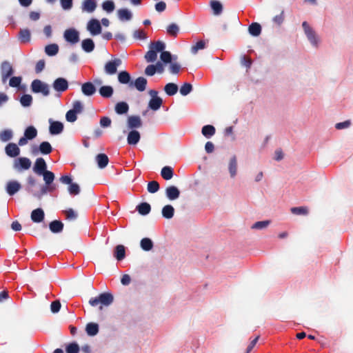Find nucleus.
Masks as SVG:
<instances>
[{"label":"nucleus","mask_w":353,"mask_h":353,"mask_svg":"<svg viewBox=\"0 0 353 353\" xmlns=\"http://www.w3.org/2000/svg\"><path fill=\"white\" fill-rule=\"evenodd\" d=\"M114 301L113 295L109 292H103L98 296L92 297L89 300V304L92 307H99L102 310L104 307H108Z\"/></svg>","instance_id":"obj_1"},{"label":"nucleus","mask_w":353,"mask_h":353,"mask_svg":"<svg viewBox=\"0 0 353 353\" xmlns=\"http://www.w3.org/2000/svg\"><path fill=\"white\" fill-rule=\"evenodd\" d=\"M31 90L33 92L41 93L43 96H48L50 94L49 85L39 79L32 81L31 83Z\"/></svg>","instance_id":"obj_2"},{"label":"nucleus","mask_w":353,"mask_h":353,"mask_svg":"<svg viewBox=\"0 0 353 353\" xmlns=\"http://www.w3.org/2000/svg\"><path fill=\"white\" fill-rule=\"evenodd\" d=\"M302 27L307 39L310 41L311 44L315 47H317L319 40L314 30L309 26L307 21L303 22Z\"/></svg>","instance_id":"obj_3"},{"label":"nucleus","mask_w":353,"mask_h":353,"mask_svg":"<svg viewBox=\"0 0 353 353\" xmlns=\"http://www.w3.org/2000/svg\"><path fill=\"white\" fill-rule=\"evenodd\" d=\"M149 94L151 96V99L148 103V108L154 111L159 110L163 104V100L157 96L158 92L154 90H150Z\"/></svg>","instance_id":"obj_4"},{"label":"nucleus","mask_w":353,"mask_h":353,"mask_svg":"<svg viewBox=\"0 0 353 353\" xmlns=\"http://www.w3.org/2000/svg\"><path fill=\"white\" fill-rule=\"evenodd\" d=\"M31 161L27 157H19L14 161L13 168L21 172L22 170H27L31 167Z\"/></svg>","instance_id":"obj_5"},{"label":"nucleus","mask_w":353,"mask_h":353,"mask_svg":"<svg viewBox=\"0 0 353 353\" xmlns=\"http://www.w3.org/2000/svg\"><path fill=\"white\" fill-rule=\"evenodd\" d=\"M122 63V61L119 58H115L108 61L104 66L105 72L107 74L112 75L117 73V68Z\"/></svg>","instance_id":"obj_6"},{"label":"nucleus","mask_w":353,"mask_h":353,"mask_svg":"<svg viewBox=\"0 0 353 353\" xmlns=\"http://www.w3.org/2000/svg\"><path fill=\"white\" fill-rule=\"evenodd\" d=\"M1 75L3 83H6L8 79L13 74L14 70L12 65L8 61H4L1 63Z\"/></svg>","instance_id":"obj_7"},{"label":"nucleus","mask_w":353,"mask_h":353,"mask_svg":"<svg viewBox=\"0 0 353 353\" xmlns=\"http://www.w3.org/2000/svg\"><path fill=\"white\" fill-rule=\"evenodd\" d=\"M64 39L69 43L74 44L79 41V34L74 28H69L65 30L63 34Z\"/></svg>","instance_id":"obj_8"},{"label":"nucleus","mask_w":353,"mask_h":353,"mask_svg":"<svg viewBox=\"0 0 353 353\" xmlns=\"http://www.w3.org/2000/svg\"><path fill=\"white\" fill-rule=\"evenodd\" d=\"M47 164L45 160L41 158H37L35 161L33 171L38 175H41L43 172L47 171Z\"/></svg>","instance_id":"obj_9"},{"label":"nucleus","mask_w":353,"mask_h":353,"mask_svg":"<svg viewBox=\"0 0 353 353\" xmlns=\"http://www.w3.org/2000/svg\"><path fill=\"white\" fill-rule=\"evenodd\" d=\"M147 83L148 81L145 78L139 77L136 79L134 81L131 82L130 85H129V87H134L138 91L143 92L146 89Z\"/></svg>","instance_id":"obj_10"},{"label":"nucleus","mask_w":353,"mask_h":353,"mask_svg":"<svg viewBox=\"0 0 353 353\" xmlns=\"http://www.w3.org/2000/svg\"><path fill=\"white\" fill-rule=\"evenodd\" d=\"M53 88L57 92H64L68 88V81L64 78H57L53 83Z\"/></svg>","instance_id":"obj_11"},{"label":"nucleus","mask_w":353,"mask_h":353,"mask_svg":"<svg viewBox=\"0 0 353 353\" xmlns=\"http://www.w3.org/2000/svg\"><path fill=\"white\" fill-rule=\"evenodd\" d=\"M50 127L49 131L50 133L52 135L59 134L61 133L63 130V125L60 121H54L52 119L49 120Z\"/></svg>","instance_id":"obj_12"},{"label":"nucleus","mask_w":353,"mask_h":353,"mask_svg":"<svg viewBox=\"0 0 353 353\" xmlns=\"http://www.w3.org/2000/svg\"><path fill=\"white\" fill-rule=\"evenodd\" d=\"M88 29L92 35H97L101 33V26L99 21L97 19H91L88 24Z\"/></svg>","instance_id":"obj_13"},{"label":"nucleus","mask_w":353,"mask_h":353,"mask_svg":"<svg viewBox=\"0 0 353 353\" xmlns=\"http://www.w3.org/2000/svg\"><path fill=\"white\" fill-rule=\"evenodd\" d=\"M6 154L10 157H16L20 154V149L16 143H10L5 148Z\"/></svg>","instance_id":"obj_14"},{"label":"nucleus","mask_w":353,"mask_h":353,"mask_svg":"<svg viewBox=\"0 0 353 353\" xmlns=\"http://www.w3.org/2000/svg\"><path fill=\"white\" fill-rule=\"evenodd\" d=\"M21 188V184L18 181H10L7 183L6 190L9 195L12 196L16 194Z\"/></svg>","instance_id":"obj_15"},{"label":"nucleus","mask_w":353,"mask_h":353,"mask_svg":"<svg viewBox=\"0 0 353 353\" xmlns=\"http://www.w3.org/2000/svg\"><path fill=\"white\" fill-rule=\"evenodd\" d=\"M52 151V148L50 143L48 141H43L40 143L39 148H35L33 150V153L37 154L38 152L42 154H49Z\"/></svg>","instance_id":"obj_16"},{"label":"nucleus","mask_w":353,"mask_h":353,"mask_svg":"<svg viewBox=\"0 0 353 353\" xmlns=\"http://www.w3.org/2000/svg\"><path fill=\"white\" fill-rule=\"evenodd\" d=\"M165 194L168 199L175 200L179 198L180 191L174 185H170L165 189Z\"/></svg>","instance_id":"obj_17"},{"label":"nucleus","mask_w":353,"mask_h":353,"mask_svg":"<svg viewBox=\"0 0 353 353\" xmlns=\"http://www.w3.org/2000/svg\"><path fill=\"white\" fill-rule=\"evenodd\" d=\"M31 219L34 223H41L43 221L45 214L41 208H37L31 212Z\"/></svg>","instance_id":"obj_18"},{"label":"nucleus","mask_w":353,"mask_h":353,"mask_svg":"<svg viewBox=\"0 0 353 353\" xmlns=\"http://www.w3.org/2000/svg\"><path fill=\"white\" fill-rule=\"evenodd\" d=\"M142 121L139 116H130L128 118V126L130 129L141 127Z\"/></svg>","instance_id":"obj_19"},{"label":"nucleus","mask_w":353,"mask_h":353,"mask_svg":"<svg viewBox=\"0 0 353 353\" xmlns=\"http://www.w3.org/2000/svg\"><path fill=\"white\" fill-rule=\"evenodd\" d=\"M96 8L97 2L94 0H84L81 6L83 11L90 13L94 12Z\"/></svg>","instance_id":"obj_20"},{"label":"nucleus","mask_w":353,"mask_h":353,"mask_svg":"<svg viewBox=\"0 0 353 353\" xmlns=\"http://www.w3.org/2000/svg\"><path fill=\"white\" fill-rule=\"evenodd\" d=\"M81 90L85 96H92L96 92V88L91 82H86L81 86Z\"/></svg>","instance_id":"obj_21"},{"label":"nucleus","mask_w":353,"mask_h":353,"mask_svg":"<svg viewBox=\"0 0 353 353\" xmlns=\"http://www.w3.org/2000/svg\"><path fill=\"white\" fill-rule=\"evenodd\" d=\"M140 134L137 130H132L128 133L127 141L129 145H136L140 140Z\"/></svg>","instance_id":"obj_22"},{"label":"nucleus","mask_w":353,"mask_h":353,"mask_svg":"<svg viewBox=\"0 0 353 353\" xmlns=\"http://www.w3.org/2000/svg\"><path fill=\"white\" fill-rule=\"evenodd\" d=\"M210 6L214 15H219L222 13L223 7L220 1L217 0H211L210 2Z\"/></svg>","instance_id":"obj_23"},{"label":"nucleus","mask_w":353,"mask_h":353,"mask_svg":"<svg viewBox=\"0 0 353 353\" xmlns=\"http://www.w3.org/2000/svg\"><path fill=\"white\" fill-rule=\"evenodd\" d=\"M118 81L121 84H128V85L132 82L130 73L125 70L118 74Z\"/></svg>","instance_id":"obj_24"},{"label":"nucleus","mask_w":353,"mask_h":353,"mask_svg":"<svg viewBox=\"0 0 353 353\" xmlns=\"http://www.w3.org/2000/svg\"><path fill=\"white\" fill-rule=\"evenodd\" d=\"M96 161L99 168H105L109 162L108 157L103 153L99 154L96 156Z\"/></svg>","instance_id":"obj_25"},{"label":"nucleus","mask_w":353,"mask_h":353,"mask_svg":"<svg viewBox=\"0 0 353 353\" xmlns=\"http://www.w3.org/2000/svg\"><path fill=\"white\" fill-rule=\"evenodd\" d=\"M114 110L118 114H126L129 110V105L126 102H118L114 107Z\"/></svg>","instance_id":"obj_26"},{"label":"nucleus","mask_w":353,"mask_h":353,"mask_svg":"<svg viewBox=\"0 0 353 353\" xmlns=\"http://www.w3.org/2000/svg\"><path fill=\"white\" fill-rule=\"evenodd\" d=\"M49 228L53 233L61 232L63 229V223L57 220L52 221L49 224Z\"/></svg>","instance_id":"obj_27"},{"label":"nucleus","mask_w":353,"mask_h":353,"mask_svg":"<svg viewBox=\"0 0 353 353\" xmlns=\"http://www.w3.org/2000/svg\"><path fill=\"white\" fill-rule=\"evenodd\" d=\"M228 170L231 177H234L237 172V160L235 155H234L230 160Z\"/></svg>","instance_id":"obj_28"},{"label":"nucleus","mask_w":353,"mask_h":353,"mask_svg":"<svg viewBox=\"0 0 353 353\" xmlns=\"http://www.w3.org/2000/svg\"><path fill=\"white\" fill-rule=\"evenodd\" d=\"M85 332L88 335L93 336L99 332V325L96 323H88L85 326Z\"/></svg>","instance_id":"obj_29"},{"label":"nucleus","mask_w":353,"mask_h":353,"mask_svg":"<svg viewBox=\"0 0 353 353\" xmlns=\"http://www.w3.org/2000/svg\"><path fill=\"white\" fill-rule=\"evenodd\" d=\"M162 216L167 219H170L173 217L174 214V208L171 205H166L162 208Z\"/></svg>","instance_id":"obj_30"},{"label":"nucleus","mask_w":353,"mask_h":353,"mask_svg":"<svg viewBox=\"0 0 353 353\" xmlns=\"http://www.w3.org/2000/svg\"><path fill=\"white\" fill-rule=\"evenodd\" d=\"M117 13L119 19L121 21H129L132 17L131 12L126 8L118 10Z\"/></svg>","instance_id":"obj_31"},{"label":"nucleus","mask_w":353,"mask_h":353,"mask_svg":"<svg viewBox=\"0 0 353 353\" xmlns=\"http://www.w3.org/2000/svg\"><path fill=\"white\" fill-rule=\"evenodd\" d=\"M161 175L165 180H170L173 177L174 170L170 166H164L161 171Z\"/></svg>","instance_id":"obj_32"},{"label":"nucleus","mask_w":353,"mask_h":353,"mask_svg":"<svg viewBox=\"0 0 353 353\" xmlns=\"http://www.w3.org/2000/svg\"><path fill=\"white\" fill-rule=\"evenodd\" d=\"M137 210L140 214L145 216L150 213L151 210V206L146 202L141 203L137 206Z\"/></svg>","instance_id":"obj_33"},{"label":"nucleus","mask_w":353,"mask_h":353,"mask_svg":"<svg viewBox=\"0 0 353 353\" xmlns=\"http://www.w3.org/2000/svg\"><path fill=\"white\" fill-rule=\"evenodd\" d=\"M248 31L251 35L254 37H258L261 32V26L258 23H252L250 25Z\"/></svg>","instance_id":"obj_34"},{"label":"nucleus","mask_w":353,"mask_h":353,"mask_svg":"<svg viewBox=\"0 0 353 353\" xmlns=\"http://www.w3.org/2000/svg\"><path fill=\"white\" fill-rule=\"evenodd\" d=\"M114 257L118 261L123 260L125 256V247L123 245H118L116 246L114 250Z\"/></svg>","instance_id":"obj_35"},{"label":"nucleus","mask_w":353,"mask_h":353,"mask_svg":"<svg viewBox=\"0 0 353 353\" xmlns=\"http://www.w3.org/2000/svg\"><path fill=\"white\" fill-rule=\"evenodd\" d=\"M216 132L215 128L212 125H206L202 128L201 133L206 138H210Z\"/></svg>","instance_id":"obj_36"},{"label":"nucleus","mask_w":353,"mask_h":353,"mask_svg":"<svg viewBox=\"0 0 353 353\" xmlns=\"http://www.w3.org/2000/svg\"><path fill=\"white\" fill-rule=\"evenodd\" d=\"M81 46L85 52H90L94 48V43L91 39H85L82 41Z\"/></svg>","instance_id":"obj_37"},{"label":"nucleus","mask_w":353,"mask_h":353,"mask_svg":"<svg viewBox=\"0 0 353 353\" xmlns=\"http://www.w3.org/2000/svg\"><path fill=\"white\" fill-rule=\"evenodd\" d=\"M113 88L110 85H103L99 89V94L105 98H110L113 94Z\"/></svg>","instance_id":"obj_38"},{"label":"nucleus","mask_w":353,"mask_h":353,"mask_svg":"<svg viewBox=\"0 0 353 353\" xmlns=\"http://www.w3.org/2000/svg\"><path fill=\"white\" fill-rule=\"evenodd\" d=\"M164 91L168 96H173L177 92L178 86L174 83H168L165 85Z\"/></svg>","instance_id":"obj_39"},{"label":"nucleus","mask_w":353,"mask_h":353,"mask_svg":"<svg viewBox=\"0 0 353 353\" xmlns=\"http://www.w3.org/2000/svg\"><path fill=\"white\" fill-rule=\"evenodd\" d=\"M157 53L158 52H156L154 49L150 48V50L145 54L144 58L148 63L154 62L157 59Z\"/></svg>","instance_id":"obj_40"},{"label":"nucleus","mask_w":353,"mask_h":353,"mask_svg":"<svg viewBox=\"0 0 353 353\" xmlns=\"http://www.w3.org/2000/svg\"><path fill=\"white\" fill-rule=\"evenodd\" d=\"M140 245L144 251H150L152 249L154 245L150 239L143 238L141 240Z\"/></svg>","instance_id":"obj_41"},{"label":"nucleus","mask_w":353,"mask_h":353,"mask_svg":"<svg viewBox=\"0 0 353 353\" xmlns=\"http://www.w3.org/2000/svg\"><path fill=\"white\" fill-rule=\"evenodd\" d=\"M59 52V46L56 43L49 44L45 48V52L48 56H54Z\"/></svg>","instance_id":"obj_42"},{"label":"nucleus","mask_w":353,"mask_h":353,"mask_svg":"<svg viewBox=\"0 0 353 353\" xmlns=\"http://www.w3.org/2000/svg\"><path fill=\"white\" fill-rule=\"evenodd\" d=\"M37 135V130L34 126H28L24 132V136L29 140L34 139Z\"/></svg>","instance_id":"obj_43"},{"label":"nucleus","mask_w":353,"mask_h":353,"mask_svg":"<svg viewBox=\"0 0 353 353\" xmlns=\"http://www.w3.org/2000/svg\"><path fill=\"white\" fill-rule=\"evenodd\" d=\"M19 39L22 43L28 42L30 40V32L28 29L21 30L19 33Z\"/></svg>","instance_id":"obj_44"},{"label":"nucleus","mask_w":353,"mask_h":353,"mask_svg":"<svg viewBox=\"0 0 353 353\" xmlns=\"http://www.w3.org/2000/svg\"><path fill=\"white\" fill-rule=\"evenodd\" d=\"M12 131L10 129L3 130L0 132V140L3 142H7L12 138Z\"/></svg>","instance_id":"obj_45"},{"label":"nucleus","mask_w":353,"mask_h":353,"mask_svg":"<svg viewBox=\"0 0 353 353\" xmlns=\"http://www.w3.org/2000/svg\"><path fill=\"white\" fill-rule=\"evenodd\" d=\"M206 46V42L203 40L199 41L191 47V52L196 54L199 50H203Z\"/></svg>","instance_id":"obj_46"},{"label":"nucleus","mask_w":353,"mask_h":353,"mask_svg":"<svg viewBox=\"0 0 353 353\" xmlns=\"http://www.w3.org/2000/svg\"><path fill=\"white\" fill-rule=\"evenodd\" d=\"M41 175L43 176V180L47 185H50L55 177L54 173L49 170L43 172Z\"/></svg>","instance_id":"obj_47"},{"label":"nucleus","mask_w":353,"mask_h":353,"mask_svg":"<svg viewBox=\"0 0 353 353\" xmlns=\"http://www.w3.org/2000/svg\"><path fill=\"white\" fill-rule=\"evenodd\" d=\"M179 32V28L174 23L170 24L167 27V33L172 37H176L177 36Z\"/></svg>","instance_id":"obj_48"},{"label":"nucleus","mask_w":353,"mask_h":353,"mask_svg":"<svg viewBox=\"0 0 353 353\" xmlns=\"http://www.w3.org/2000/svg\"><path fill=\"white\" fill-rule=\"evenodd\" d=\"M290 211L296 215H307L308 214V208L305 206L294 207L291 208Z\"/></svg>","instance_id":"obj_49"},{"label":"nucleus","mask_w":353,"mask_h":353,"mask_svg":"<svg viewBox=\"0 0 353 353\" xmlns=\"http://www.w3.org/2000/svg\"><path fill=\"white\" fill-rule=\"evenodd\" d=\"M102 8L107 12H112L115 8V5L113 1L106 0L102 3Z\"/></svg>","instance_id":"obj_50"},{"label":"nucleus","mask_w":353,"mask_h":353,"mask_svg":"<svg viewBox=\"0 0 353 353\" xmlns=\"http://www.w3.org/2000/svg\"><path fill=\"white\" fill-rule=\"evenodd\" d=\"M32 102V97L30 94H23L20 99V103L23 107H29Z\"/></svg>","instance_id":"obj_51"},{"label":"nucleus","mask_w":353,"mask_h":353,"mask_svg":"<svg viewBox=\"0 0 353 353\" xmlns=\"http://www.w3.org/2000/svg\"><path fill=\"white\" fill-rule=\"evenodd\" d=\"M150 48L154 49V50L157 52H163L165 48V43L161 41H157L153 43H151Z\"/></svg>","instance_id":"obj_52"},{"label":"nucleus","mask_w":353,"mask_h":353,"mask_svg":"<svg viewBox=\"0 0 353 353\" xmlns=\"http://www.w3.org/2000/svg\"><path fill=\"white\" fill-rule=\"evenodd\" d=\"M192 90V85L189 83H184L180 88V93L183 96L188 95Z\"/></svg>","instance_id":"obj_53"},{"label":"nucleus","mask_w":353,"mask_h":353,"mask_svg":"<svg viewBox=\"0 0 353 353\" xmlns=\"http://www.w3.org/2000/svg\"><path fill=\"white\" fill-rule=\"evenodd\" d=\"M147 189L150 193H155L159 190V184L156 181H152L148 183Z\"/></svg>","instance_id":"obj_54"},{"label":"nucleus","mask_w":353,"mask_h":353,"mask_svg":"<svg viewBox=\"0 0 353 353\" xmlns=\"http://www.w3.org/2000/svg\"><path fill=\"white\" fill-rule=\"evenodd\" d=\"M270 223V221H257L252 225V229L261 230L267 228Z\"/></svg>","instance_id":"obj_55"},{"label":"nucleus","mask_w":353,"mask_h":353,"mask_svg":"<svg viewBox=\"0 0 353 353\" xmlns=\"http://www.w3.org/2000/svg\"><path fill=\"white\" fill-rule=\"evenodd\" d=\"M66 353H79V346L76 343L68 344L65 348Z\"/></svg>","instance_id":"obj_56"},{"label":"nucleus","mask_w":353,"mask_h":353,"mask_svg":"<svg viewBox=\"0 0 353 353\" xmlns=\"http://www.w3.org/2000/svg\"><path fill=\"white\" fill-rule=\"evenodd\" d=\"M160 59L162 62L165 63H171L172 61V55L168 51H163L161 53Z\"/></svg>","instance_id":"obj_57"},{"label":"nucleus","mask_w":353,"mask_h":353,"mask_svg":"<svg viewBox=\"0 0 353 353\" xmlns=\"http://www.w3.org/2000/svg\"><path fill=\"white\" fill-rule=\"evenodd\" d=\"M68 192L71 195H77L80 192V188L77 183H71L68 187Z\"/></svg>","instance_id":"obj_58"},{"label":"nucleus","mask_w":353,"mask_h":353,"mask_svg":"<svg viewBox=\"0 0 353 353\" xmlns=\"http://www.w3.org/2000/svg\"><path fill=\"white\" fill-rule=\"evenodd\" d=\"M54 189L55 188L54 186L46 185V186L42 187L41 190V193L39 194H35L34 196L40 199L42 195L46 194L48 192H51L54 191Z\"/></svg>","instance_id":"obj_59"},{"label":"nucleus","mask_w":353,"mask_h":353,"mask_svg":"<svg viewBox=\"0 0 353 353\" xmlns=\"http://www.w3.org/2000/svg\"><path fill=\"white\" fill-rule=\"evenodd\" d=\"M77 113L72 110H68L65 114V119L68 122H74L77 119Z\"/></svg>","instance_id":"obj_60"},{"label":"nucleus","mask_w":353,"mask_h":353,"mask_svg":"<svg viewBox=\"0 0 353 353\" xmlns=\"http://www.w3.org/2000/svg\"><path fill=\"white\" fill-rule=\"evenodd\" d=\"M83 109L82 103L79 101H76L73 103L72 108L71 109L73 112L77 114L82 112Z\"/></svg>","instance_id":"obj_61"},{"label":"nucleus","mask_w":353,"mask_h":353,"mask_svg":"<svg viewBox=\"0 0 353 353\" xmlns=\"http://www.w3.org/2000/svg\"><path fill=\"white\" fill-rule=\"evenodd\" d=\"M21 82V77H12L10 78L9 85L11 87L16 88L19 86Z\"/></svg>","instance_id":"obj_62"},{"label":"nucleus","mask_w":353,"mask_h":353,"mask_svg":"<svg viewBox=\"0 0 353 353\" xmlns=\"http://www.w3.org/2000/svg\"><path fill=\"white\" fill-rule=\"evenodd\" d=\"M61 303L59 300H56L54 301H52L50 305V310L52 312L57 313L61 309Z\"/></svg>","instance_id":"obj_63"},{"label":"nucleus","mask_w":353,"mask_h":353,"mask_svg":"<svg viewBox=\"0 0 353 353\" xmlns=\"http://www.w3.org/2000/svg\"><path fill=\"white\" fill-rule=\"evenodd\" d=\"M157 72L154 65H148L145 69V74L147 76H153Z\"/></svg>","instance_id":"obj_64"}]
</instances>
